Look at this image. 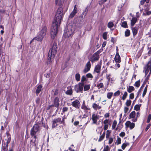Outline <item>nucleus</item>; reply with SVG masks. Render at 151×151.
Wrapping results in <instances>:
<instances>
[{"label":"nucleus","instance_id":"nucleus-23","mask_svg":"<svg viewBox=\"0 0 151 151\" xmlns=\"http://www.w3.org/2000/svg\"><path fill=\"white\" fill-rule=\"evenodd\" d=\"M137 18L136 17H133L131 20V27H133L135 24L138 20Z\"/></svg>","mask_w":151,"mask_h":151},{"label":"nucleus","instance_id":"nucleus-41","mask_svg":"<svg viewBox=\"0 0 151 151\" xmlns=\"http://www.w3.org/2000/svg\"><path fill=\"white\" fill-rule=\"evenodd\" d=\"M113 94V92H108L107 93V97L108 99H110L112 97Z\"/></svg>","mask_w":151,"mask_h":151},{"label":"nucleus","instance_id":"nucleus-6","mask_svg":"<svg viewBox=\"0 0 151 151\" xmlns=\"http://www.w3.org/2000/svg\"><path fill=\"white\" fill-rule=\"evenodd\" d=\"M57 45L56 43L54 42L53 45L49 51V53L51 55H52L53 56H55L57 51Z\"/></svg>","mask_w":151,"mask_h":151},{"label":"nucleus","instance_id":"nucleus-63","mask_svg":"<svg viewBox=\"0 0 151 151\" xmlns=\"http://www.w3.org/2000/svg\"><path fill=\"white\" fill-rule=\"evenodd\" d=\"M109 150V147L108 145H107L105 147H104V148L103 151H108Z\"/></svg>","mask_w":151,"mask_h":151},{"label":"nucleus","instance_id":"nucleus-62","mask_svg":"<svg viewBox=\"0 0 151 151\" xmlns=\"http://www.w3.org/2000/svg\"><path fill=\"white\" fill-rule=\"evenodd\" d=\"M104 117L105 118H109L110 116V114L109 113H106L104 115Z\"/></svg>","mask_w":151,"mask_h":151},{"label":"nucleus","instance_id":"nucleus-38","mask_svg":"<svg viewBox=\"0 0 151 151\" xmlns=\"http://www.w3.org/2000/svg\"><path fill=\"white\" fill-rule=\"evenodd\" d=\"M141 106V104H140L139 105L136 104L134 106V109L135 110L137 111L139 110L140 109V107Z\"/></svg>","mask_w":151,"mask_h":151},{"label":"nucleus","instance_id":"nucleus-9","mask_svg":"<svg viewBox=\"0 0 151 151\" xmlns=\"http://www.w3.org/2000/svg\"><path fill=\"white\" fill-rule=\"evenodd\" d=\"M45 36L43 34H41L39 32L38 34L37 35L36 37L34 38L31 42L34 40H37L38 41H42Z\"/></svg>","mask_w":151,"mask_h":151},{"label":"nucleus","instance_id":"nucleus-29","mask_svg":"<svg viewBox=\"0 0 151 151\" xmlns=\"http://www.w3.org/2000/svg\"><path fill=\"white\" fill-rule=\"evenodd\" d=\"M65 94L69 95H71L73 94V90L72 88H70V89L68 90L65 92Z\"/></svg>","mask_w":151,"mask_h":151},{"label":"nucleus","instance_id":"nucleus-18","mask_svg":"<svg viewBox=\"0 0 151 151\" xmlns=\"http://www.w3.org/2000/svg\"><path fill=\"white\" fill-rule=\"evenodd\" d=\"M55 56H53L52 55L48 53V56L47 58V65H48L49 64H50V63L52 61V59Z\"/></svg>","mask_w":151,"mask_h":151},{"label":"nucleus","instance_id":"nucleus-28","mask_svg":"<svg viewBox=\"0 0 151 151\" xmlns=\"http://www.w3.org/2000/svg\"><path fill=\"white\" fill-rule=\"evenodd\" d=\"M121 26L122 27L125 28H127L128 27L127 22L126 21H124L122 22Z\"/></svg>","mask_w":151,"mask_h":151},{"label":"nucleus","instance_id":"nucleus-35","mask_svg":"<svg viewBox=\"0 0 151 151\" xmlns=\"http://www.w3.org/2000/svg\"><path fill=\"white\" fill-rule=\"evenodd\" d=\"M68 108L66 107H64L62 109V111L61 114L63 115L64 113L65 112H67L68 110Z\"/></svg>","mask_w":151,"mask_h":151},{"label":"nucleus","instance_id":"nucleus-53","mask_svg":"<svg viewBox=\"0 0 151 151\" xmlns=\"http://www.w3.org/2000/svg\"><path fill=\"white\" fill-rule=\"evenodd\" d=\"M76 14V13H75L73 12H72L69 16V18H73V17H74V16Z\"/></svg>","mask_w":151,"mask_h":151},{"label":"nucleus","instance_id":"nucleus-3","mask_svg":"<svg viewBox=\"0 0 151 151\" xmlns=\"http://www.w3.org/2000/svg\"><path fill=\"white\" fill-rule=\"evenodd\" d=\"M65 117H63L62 118L58 117L53 119L52 121V128H55L58 126L59 124H62L64 126H65L66 124L65 121Z\"/></svg>","mask_w":151,"mask_h":151},{"label":"nucleus","instance_id":"nucleus-40","mask_svg":"<svg viewBox=\"0 0 151 151\" xmlns=\"http://www.w3.org/2000/svg\"><path fill=\"white\" fill-rule=\"evenodd\" d=\"M96 87L98 88V89L103 88L104 87L103 83H100L97 84Z\"/></svg>","mask_w":151,"mask_h":151},{"label":"nucleus","instance_id":"nucleus-64","mask_svg":"<svg viewBox=\"0 0 151 151\" xmlns=\"http://www.w3.org/2000/svg\"><path fill=\"white\" fill-rule=\"evenodd\" d=\"M103 51L102 49H100L97 52H95V53H96L98 55H99V54L100 53H101Z\"/></svg>","mask_w":151,"mask_h":151},{"label":"nucleus","instance_id":"nucleus-19","mask_svg":"<svg viewBox=\"0 0 151 151\" xmlns=\"http://www.w3.org/2000/svg\"><path fill=\"white\" fill-rule=\"evenodd\" d=\"M42 86V84H40L37 87L35 93L37 95L40 93V91L43 90Z\"/></svg>","mask_w":151,"mask_h":151},{"label":"nucleus","instance_id":"nucleus-46","mask_svg":"<svg viewBox=\"0 0 151 151\" xmlns=\"http://www.w3.org/2000/svg\"><path fill=\"white\" fill-rule=\"evenodd\" d=\"M132 103L131 101L130 100H127L126 103V104L127 106H130Z\"/></svg>","mask_w":151,"mask_h":151},{"label":"nucleus","instance_id":"nucleus-30","mask_svg":"<svg viewBox=\"0 0 151 151\" xmlns=\"http://www.w3.org/2000/svg\"><path fill=\"white\" fill-rule=\"evenodd\" d=\"M130 32L129 29H127L124 32L125 36V37H129L130 35Z\"/></svg>","mask_w":151,"mask_h":151},{"label":"nucleus","instance_id":"nucleus-8","mask_svg":"<svg viewBox=\"0 0 151 151\" xmlns=\"http://www.w3.org/2000/svg\"><path fill=\"white\" fill-rule=\"evenodd\" d=\"M151 59L148 62L147 64L144 68V72L145 73V76L146 75L148 74L149 70H150V67H151Z\"/></svg>","mask_w":151,"mask_h":151},{"label":"nucleus","instance_id":"nucleus-60","mask_svg":"<svg viewBox=\"0 0 151 151\" xmlns=\"http://www.w3.org/2000/svg\"><path fill=\"white\" fill-rule=\"evenodd\" d=\"M104 137L103 136V135H100V137H99V138L98 140V142H100L101 141H102V140H103V139H104Z\"/></svg>","mask_w":151,"mask_h":151},{"label":"nucleus","instance_id":"nucleus-22","mask_svg":"<svg viewBox=\"0 0 151 151\" xmlns=\"http://www.w3.org/2000/svg\"><path fill=\"white\" fill-rule=\"evenodd\" d=\"M114 59L115 62L116 63H120L121 62V59L119 54H116Z\"/></svg>","mask_w":151,"mask_h":151},{"label":"nucleus","instance_id":"nucleus-36","mask_svg":"<svg viewBox=\"0 0 151 151\" xmlns=\"http://www.w3.org/2000/svg\"><path fill=\"white\" fill-rule=\"evenodd\" d=\"M4 146H2L1 151H7V150H8V147L5 146L6 143L5 142L4 143Z\"/></svg>","mask_w":151,"mask_h":151},{"label":"nucleus","instance_id":"nucleus-52","mask_svg":"<svg viewBox=\"0 0 151 151\" xmlns=\"http://www.w3.org/2000/svg\"><path fill=\"white\" fill-rule=\"evenodd\" d=\"M150 0H143L140 1V4L142 5L144 4L145 2H146V3H148L149 2Z\"/></svg>","mask_w":151,"mask_h":151},{"label":"nucleus","instance_id":"nucleus-48","mask_svg":"<svg viewBox=\"0 0 151 151\" xmlns=\"http://www.w3.org/2000/svg\"><path fill=\"white\" fill-rule=\"evenodd\" d=\"M107 32H105L103 33L102 35V37L104 39L106 40L107 39Z\"/></svg>","mask_w":151,"mask_h":151},{"label":"nucleus","instance_id":"nucleus-49","mask_svg":"<svg viewBox=\"0 0 151 151\" xmlns=\"http://www.w3.org/2000/svg\"><path fill=\"white\" fill-rule=\"evenodd\" d=\"M120 92L119 90H118L115 92L114 94V96H118L120 94Z\"/></svg>","mask_w":151,"mask_h":151},{"label":"nucleus","instance_id":"nucleus-17","mask_svg":"<svg viewBox=\"0 0 151 151\" xmlns=\"http://www.w3.org/2000/svg\"><path fill=\"white\" fill-rule=\"evenodd\" d=\"M54 106L56 108H58L59 106V98L58 97H56L53 101Z\"/></svg>","mask_w":151,"mask_h":151},{"label":"nucleus","instance_id":"nucleus-31","mask_svg":"<svg viewBox=\"0 0 151 151\" xmlns=\"http://www.w3.org/2000/svg\"><path fill=\"white\" fill-rule=\"evenodd\" d=\"M140 114V113L139 112H137V113L136 117L135 118L132 119L131 120L132 121L134 122H137V117L139 116Z\"/></svg>","mask_w":151,"mask_h":151},{"label":"nucleus","instance_id":"nucleus-11","mask_svg":"<svg viewBox=\"0 0 151 151\" xmlns=\"http://www.w3.org/2000/svg\"><path fill=\"white\" fill-rule=\"evenodd\" d=\"M91 67V65L90 60H89V61L87 62L85 66V68L83 70V73H86L90 70Z\"/></svg>","mask_w":151,"mask_h":151},{"label":"nucleus","instance_id":"nucleus-56","mask_svg":"<svg viewBox=\"0 0 151 151\" xmlns=\"http://www.w3.org/2000/svg\"><path fill=\"white\" fill-rule=\"evenodd\" d=\"M116 142L117 144V145H119L121 143V139L118 136Z\"/></svg>","mask_w":151,"mask_h":151},{"label":"nucleus","instance_id":"nucleus-58","mask_svg":"<svg viewBox=\"0 0 151 151\" xmlns=\"http://www.w3.org/2000/svg\"><path fill=\"white\" fill-rule=\"evenodd\" d=\"M134 94L133 93H131L129 94V98L131 99H132L134 98Z\"/></svg>","mask_w":151,"mask_h":151},{"label":"nucleus","instance_id":"nucleus-14","mask_svg":"<svg viewBox=\"0 0 151 151\" xmlns=\"http://www.w3.org/2000/svg\"><path fill=\"white\" fill-rule=\"evenodd\" d=\"M126 127L127 128L129 126L130 129H132L135 127V124L134 123H131L130 121H127L125 123Z\"/></svg>","mask_w":151,"mask_h":151},{"label":"nucleus","instance_id":"nucleus-59","mask_svg":"<svg viewBox=\"0 0 151 151\" xmlns=\"http://www.w3.org/2000/svg\"><path fill=\"white\" fill-rule=\"evenodd\" d=\"M106 1L107 0H101L99 1V5H101L106 2Z\"/></svg>","mask_w":151,"mask_h":151},{"label":"nucleus","instance_id":"nucleus-55","mask_svg":"<svg viewBox=\"0 0 151 151\" xmlns=\"http://www.w3.org/2000/svg\"><path fill=\"white\" fill-rule=\"evenodd\" d=\"M151 119V114H150L147 117V123H149Z\"/></svg>","mask_w":151,"mask_h":151},{"label":"nucleus","instance_id":"nucleus-4","mask_svg":"<svg viewBox=\"0 0 151 151\" xmlns=\"http://www.w3.org/2000/svg\"><path fill=\"white\" fill-rule=\"evenodd\" d=\"M74 31L72 29V26H68L64 33L63 36L66 38H68L70 37H72Z\"/></svg>","mask_w":151,"mask_h":151},{"label":"nucleus","instance_id":"nucleus-24","mask_svg":"<svg viewBox=\"0 0 151 151\" xmlns=\"http://www.w3.org/2000/svg\"><path fill=\"white\" fill-rule=\"evenodd\" d=\"M81 108L85 111H88L90 110V108L87 107L86 106L85 101H83L81 106Z\"/></svg>","mask_w":151,"mask_h":151},{"label":"nucleus","instance_id":"nucleus-21","mask_svg":"<svg viewBox=\"0 0 151 151\" xmlns=\"http://www.w3.org/2000/svg\"><path fill=\"white\" fill-rule=\"evenodd\" d=\"M92 107L96 111L97 110H99L101 108V106H99V105L95 103H93V104Z\"/></svg>","mask_w":151,"mask_h":151},{"label":"nucleus","instance_id":"nucleus-26","mask_svg":"<svg viewBox=\"0 0 151 151\" xmlns=\"http://www.w3.org/2000/svg\"><path fill=\"white\" fill-rule=\"evenodd\" d=\"M136 116V112L135 111H133L131 112V113L130 114L129 116L128 117V119H134L135 118V117Z\"/></svg>","mask_w":151,"mask_h":151},{"label":"nucleus","instance_id":"nucleus-27","mask_svg":"<svg viewBox=\"0 0 151 151\" xmlns=\"http://www.w3.org/2000/svg\"><path fill=\"white\" fill-rule=\"evenodd\" d=\"M91 85L90 84H84L83 87V90L84 91H88L90 88Z\"/></svg>","mask_w":151,"mask_h":151},{"label":"nucleus","instance_id":"nucleus-10","mask_svg":"<svg viewBox=\"0 0 151 151\" xmlns=\"http://www.w3.org/2000/svg\"><path fill=\"white\" fill-rule=\"evenodd\" d=\"M71 105L77 109H79L80 106V103L78 99H76L75 101L72 102Z\"/></svg>","mask_w":151,"mask_h":151},{"label":"nucleus","instance_id":"nucleus-12","mask_svg":"<svg viewBox=\"0 0 151 151\" xmlns=\"http://www.w3.org/2000/svg\"><path fill=\"white\" fill-rule=\"evenodd\" d=\"M99 119V115L93 114H92L91 119L93 121V124H96L97 123V120Z\"/></svg>","mask_w":151,"mask_h":151},{"label":"nucleus","instance_id":"nucleus-7","mask_svg":"<svg viewBox=\"0 0 151 151\" xmlns=\"http://www.w3.org/2000/svg\"><path fill=\"white\" fill-rule=\"evenodd\" d=\"M99 55H98L95 53L90 58L89 60H90L92 63H93L98 61L99 60Z\"/></svg>","mask_w":151,"mask_h":151},{"label":"nucleus","instance_id":"nucleus-32","mask_svg":"<svg viewBox=\"0 0 151 151\" xmlns=\"http://www.w3.org/2000/svg\"><path fill=\"white\" fill-rule=\"evenodd\" d=\"M75 79L77 81H79L81 79V76L79 73H77L75 75Z\"/></svg>","mask_w":151,"mask_h":151},{"label":"nucleus","instance_id":"nucleus-42","mask_svg":"<svg viewBox=\"0 0 151 151\" xmlns=\"http://www.w3.org/2000/svg\"><path fill=\"white\" fill-rule=\"evenodd\" d=\"M117 121L116 120H115L113 122L112 125V128L113 129H115L116 127L117 124Z\"/></svg>","mask_w":151,"mask_h":151},{"label":"nucleus","instance_id":"nucleus-57","mask_svg":"<svg viewBox=\"0 0 151 151\" xmlns=\"http://www.w3.org/2000/svg\"><path fill=\"white\" fill-rule=\"evenodd\" d=\"M150 5L148 4H147L146 5H145V10L147 11L148 10H149L150 9Z\"/></svg>","mask_w":151,"mask_h":151},{"label":"nucleus","instance_id":"nucleus-54","mask_svg":"<svg viewBox=\"0 0 151 151\" xmlns=\"http://www.w3.org/2000/svg\"><path fill=\"white\" fill-rule=\"evenodd\" d=\"M86 76L88 78H93V76L90 73L86 74Z\"/></svg>","mask_w":151,"mask_h":151},{"label":"nucleus","instance_id":"nucleus-34","mask_svg":"<svg viewBox=\"0 0 151 151\" xmlns=\"http://www.w3.org/2000/svg\"><path fill=\"white\" fill-rule=\"evenodd\" d=\"M88 122H87L86 123L83 125H79V127H80V129L84 130L86 127V126L88 124Z\"/></svg>","mask_w":151,"mask_h":151},{"label":"nucleus","instance_id":"nucleus-39","mask_svg":"<svg viewBox=\"0 0 151 151\" xmlns=\"http://www.w3.org/2000/svg\"><path fill=\"white\" fill-rule=\"evenodd\" d=\"M129 142L123 143L122 145V148L123 150L125 149L126 147L129 145Z\"/></svg>","mask_w":151,"mask_h":151},{"label":"nucleus","instance_id":"nucleus-25","mask_svg":"<svg viewBox=\"0 0 151 151\" xmlns=\"http://www.w3.org/2000/svg\"><path fill=\"white\" fill-rule=\"evenodd\" d=\"M127 90L128 92L131 93L132 91H134L135 90V88L133 86H129L127 87Z\"/></svg>","mask_w":151,"mask_h":151},{"label":"nucleus","instance_id":"nucleus-5","mask_svg":"<svg viewBox=\"0 0 151 151\" xmlns=\"http://www.w3.org/2000/svg\"><path fill=\"white\" fill-rule=\"evenodd\" d=\"M84 85V83H79L78 84L74 86V90L77 93L79 92L82 93Z\"/></svg>","mask_w":151,"mask_h":151},{"label":"nucleus","instance_id":"nucleus-43","mask_svg":"<svg viewBox=\"0 0 151 151\" xmlns=\"http://www.w3.org/2000/svg\"><path fill=\"white\" fill-rule=\"evenodd\" d=\"M114 25V24L112 22H109L107 24V27L109 28H111Z\"/></svg>","mask_w":151,"mask_h":151},{"label":"nucleus","instance_id":"nucleus-50","mask_svg":"<svg viewBox=\"0 0 151 151\" xmlns=\"http://www.w3.org/2000/svg\"><path fill=\"white\" fill-rule=\"evenodd\" d=\"M86 81V78L85 76H82L81 79V83H84V81Z\"/></svg>","mask_w":151,"mask_h":151},{"label":"nucleus","instance_id":"nucleus-51","mask_svg":"<svg viewBox=\"0 0 151 151\" xmlns=\"http://www.w3.org/2000/svg\"><path fill=\"white\" fill-rule=\"evenodd\" d=\"M76 6H77V5H75L74 6L73 9V11H72V12L76 13V14L78 12Z\"/></svg>","mask_w":151,"mask_h":151},{"label":"nucleus","instance_id":"nucleus-61","mask_svg":"<svg viewBox=\"0 0 151 151\" xmlns=\"http://www.w3.org/2000/svg\"><path fill=\"white\" fill-rule=\"evenodd\" d=\"M119 135L120 137H123L125 136V133L124 132H122L120 133Z\"/></svg>","mask_w":151,"mask_h":151},{"label":"nucleus","instance_id":"nucleus-1","mask_svg":"<svg viewBox=\"0 0 151 151\" xmlns=\"http://www.w3.org/2000/svg\"><path fill=\"white\" fill-rule=\"evenodd\" d=\"M56 6H59L56 13L54 22L52 24L51 29V37L54 39L56 36L58 31V27L60 25L63 18V9L61 6L62 4L61 0H55Z\"/></svg>","mask_w":151,"mask_h":151},{"label":"nucleus","instance_id":"nucleus-33","mask_svg":"<svg viewBox=\"0 0 151 151\" xmlns=\"http://www.w3.org/2000/svg\"><path fill=\"white\" fill-rule=\"evenodd\" d=\"M140 80H139L135 82V83L134 84V86L137 88H138L140 86Z\"/></svg>","mask_w":151,"mask_h":151},{"label":"nucleus","instance_id":"nucleus-47","mask_svg":"<svg viewBox=\"0 0 151 151\" xmlns=\"http://www.w3.org/2000/svg\"><path fill=\"white\" fill-rule=\"evenodd\" d=\"M145 84H144V86L143 87H142V85L141 86L140 89L138 90V92H137V95L136 97V99L138 98L139 97V95L140 93L141 92V90H142V88L144 87Z\"/></svg>","mask_w":151,"mask_h":151},{"label":"nucleus","instance_id":"nucleus-37","mask_svg":"<svg viewBox=\"0 0 151 151\" xmlns=\"http://www.w3.org/2000/svg\"><path fill=\"white\" fill-rule=\"evenodd\" d=\"M148 85H146L143 91V94H142V97H144L145 95H146L147 91V89L148 87Z\"/></svg>","mask_w":151,"mask_h":151},{"label":"nucleus","instance_id":"nucleus-15","mask_svg":"<svg viewBox=\"0 0 151 151\" xmlns=\"http://www.w3.org/2000/svg\"><path fill=\"white\" fill-rule=\"evenodd\" d=\"M47 31V27L45 25H43L41 28V29L39 32L45 36Z\"/></svg>","mask_w":151,"mask_h":151},{"label":"nucleus","instance_id":"nucleus-44","mask_svg":"<svg viewBox=\"0 0 151 151\" xmlns=\"http://www.w3.org/2000/svg\"><path fill=\"white\" fill-rule=\"evenodd\" d=\"M111 76V74H106V78L107 80V83H109L110 81V76Z\"/></svg>","mask_w":151,"mask_h":151},{"label":"nucleus","instance_id":"nucleus-16","mask_svg":"<svg viewBox=\"0 0 151 151\" xmlns=\"http://www.w3.org/2000/svg\"><path fill=\"white\" fill-rule=\"evenodd\" d=\"M131 28L132 31L133 36L134 37L137 34L138 30V28L136 26H135L134 27H131Z\"/></svg>","mask_w":151,"mask_h":151},{"label":"nucleus","instance_id":"nucleus-2","mask_svg":"<svg viewBox=\"0 0 151 151\" xmlns=\"http://www.w3.org/2000/svg\"><path fill=\"white\" fill-rule=\"evenodd\" d=\"M44 119L42 117L41 121L36 122V124L34 125L30 130V134L31 136V137L33 138L34 140L33 141L32 139L30 140V142H31L34 144L35 146L36 145L35 143L37 138V134L38 132H39L41 130L39 124H40L41 122L42 125L43 124Z\"/></svg>","mask_w":151,"mask_h":151},{"label":"nucleus","instance_id":"nucleus-20","mask_svg":"<svg viewBox=\"0 0 151 151\" xmlns=\"http://www.w3.org/2000/svg\"><path fill=\"white\" fill-rule=\"evenodd\" d=\"M119 123L117 125V127L115 129L116 130H119V131H120V130L123 127V126L122 124H121V117L120 118H119Z\"/></svg>","mask_w":151,"mask_h":151},{"label":"nucleus","instance_id":"nucleus-13","mask_svg":"<svg viewBox=\"0 0 151 151\" xmlns=\"http://www.w3.org/2000/svg\"><path fill=\"white\" fill-rule=\"evenodd\" d=\"M101 64L100 63L96 65L94 69L93 73H96L99 74L101 71Z\"/></svg>","mask_w":151,"mask_h":151},{"label":"nucleus","instance_id":"nucleus-45","mask_svg":"<svg viewBox=\"0 0 151 151\" xmlns=\"http://www.w3.org/2000/svg\"><path fill=\"white\" fill-rule=\"evenodd\" d=\"M128 95V93L127 92L125 91L124 93V94L123 95L122 97V99L123 100H125L127 96Z\"/></svg>","mask_w":151,"mask_h":151}]
</instances>
